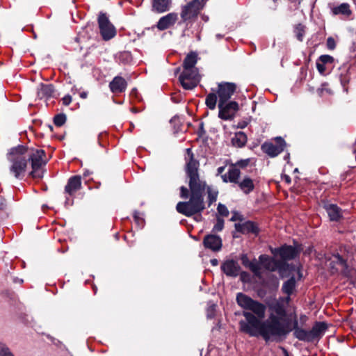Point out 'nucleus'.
I'll use <instances>...</instances> for the list:
<instances>
[{
	"label": "nucleus",
	"mask_w": 356,
	"mask_h": 356,
	"mask_svg": "<svg viewBox=\"0 0 356 356\" xmlns=\"http://www.w3.org/2000/svg\"><path fill=\"white\" fill-rule=\"evenodd\" d=\"M269 309L274 312L279 319H282L286 316L284 304L280 300H276L268 305Z\"/></svg>",
	"instance_id": "nucleus-23"
},
{
	"label": "nucleus",
	"mask_w": 356,
	"mask_h": 356,
	"mask_svg": "<svg viewBox=\"0 0 356 356\" xmlns=\"http://www.w3.org/2000/svg\"><path fill=\"white\" fill-rule=\"evenodd\" d=\"M234 146L236 147H242L247 143V136L241 131L235 134L234 137L232 140Z\"/></svg>",
	"instance_id": "nucleus-31"
},
{
	"label": "nucleus",
	"mask_w": 356,
	"mask_h": 356,
	"mask_svg": "<svg viewBox=\"0 0 356 356\" xmlns=\"http://www.w3.org/2000/svg\"><path fill=\"white\" fill-rule=\"evenodd\" d=\"M305 32V26L303 25L299 24L295 27L294 33L299 41H302Z\"/></svg>",
	"instance_id": "nucleus-34"
},
{
	"label": "nucleus",
	"mask_w": 356,
	"mask_h": 356,
	"mask_svg": "<svg viewBox=\"0 0 356 356\" xmlns=\"http://www.w3.org/2000/svg\"><path fill=\"white\" fill-rule=\"evenodd\" d=\"M81 188V178L79 175H74L71 177L65 187V193L68 194L70 196L74 195V194L80 190Z\"/></svg>",
	"instance_id": "nucleus-17"
},
{
	"label": "nucleus",
	"mask_w": 356,
	"mask_h": 356,
	"mask_svg": "<svg viewBox=\"0 0 356 356\" xmlns=\"http://www.w3.org/2000/svg\"><path fill=\"white\" fill-rule=\"evenodd\" d=\"M286 297L284 298H280L279 300H280L284 304L288 305L291 302V296L286 295Z\"/></svg>",
	"instance_id": "nucleus-45"
},
{
	"label": "nucleus",
	"mask_w": 356,
	"mask_h": 356,
	"mask_svg": "<svg viewBox=\"0 0 356 356\" xmlns=\"http://www.w3.org/2000/svg\"><path fill=\"white\" fill-rule=\"evenodd\" d=\"M6 204L3 202H0V210H2L5 208Z\"/></svg>",
	"instance_id": "nucleus-50"
},
{
	"label": "nucleus",
	"mask_w": 356,
	"mask_h": 356,
	"mask_svg": "<svg viewBox=\"0 0 356 356\" xmlns=\"http://www.w3.org/2000/svg\"><path fill=\"white\" fill-rule=\"evenodd\" d=\"M88 96V93L86 92H82L80 93V97L82 98V99H86Z\"/></svg>",
	"instance_id": "nucleus-48"
},
{
	"label": "nucleus",
	"mask_w": 356,
	"mask_h": 356,
	"mask_svg": "<svg viewBox=\"0 0 356 356\" xmlns=\"http://www.w3.org/2000/svg\"><path fill=\"white\" fill-rule=\"evenodd\" d=\"M325 91H326L328 93H330V90H328V89L325 88H322L321 90V92L323 93Z\"/></svg>",
	"instance_id": "nucleus-51"
},
{
	"label": "nucleus",
	"mask_w": 356,
	"mask_h": 356,
	"mask_svg": "<svg viewBox=\"0 0 356 356\" xmlns=\"http://www.w3.org/2000/svg\"><path fill=\"white\" fill-rule=\"evenodd\" d=\"M250 163V159H242L240 161H238L234 166H238L241 168H245Z\"/></svg>",
	"instance_id": "nucleus-42"
},
{
	"label": "nucleus",
	"mask_w": 356,
	"mask_h": 356,
	"mask_svg": "<svg viewBox=\"0 0 356 356\" xmlns=\"http://www.w3.org/2000/svg\"><path fill=\"white\" fill-rule=\"evenodd\" d=\"M260 264L266 270L273 272L277 270H280L281 265L282 264L281 261L275 260L273 258L270 257L266 254H261L259 257Z\"/></svg>",
	"instance_id": "nucleus-15"
},
{
	"label": "nucleus",
	"mask_w": 356,
	"mask_h": 356,
	"mask_svg": "<svg viewBox=\"0 0 356 356\" xmlns=\"http://www.w3.org/2000/svg\"><path fill=\"white\" fill-rule=\"evenodd\" d=\"M25 154L26 147L24 146L13 148L8 154V160L12 163L10 171L17 179H21L25 175L28 161Z\"/></svg>",
	"instance_id": "nucleus-3"
},
{
	"label": "nucleus",
	"mask_w": 356,
	"mask_h": 356,
	"mask_svg": "<svg viewBox=\"0 0 356 356\" xmlns=\"http://www.w3.org/2000/svg\"><path fill=\"white\" fill-rule=\"evenodd\" d=\"M248 268L257 276H259L261 273L260 263H257L256 260L251 261Z\"/></svg>",
	"instance_id": "nucleus-33"
},
{
	"label": "nucleus",
	"mask_w": 356,
	"mask_h": 356,
	"mask_svg": "<svg viewBox=\"0 0 356 356\" xmlns=\"http://www.w3.org/2000/svg\"><path fill=\"white\" fill-rule=\"evenodd\" d=\"M237 184L239 188L246 195L251 193L254 188L252 179L248 177H244L243 179L241 181H238Z\"/></svg>",
	"instance_id": "nucleus-29"
},
{
	"label": "nucleus",
	"mask_w": 356,
	"mask_h": 356,
	"mask_svg": "<svg viewBox=\"0 0 356 356\" xmlns=\"http://www.w3.org/2000/svg\"><path fill=\"white\" fill-rule=\"evenodd\" d=\"M218 117L224 120H229L234 118L236 112L238 110V104L236 102H218Z\"/></svg>",
	"instance_id": "nucleus-9"
},
{
	"label": "nucleus",
	"mask_w": 356,
	"mask_h": 356,
	"mask_svg": "<svg viewBox=\"0 0 356 356\" xmlns=\"http://www.w3.org/2000/svg\"><path fill=\"white\" fill-rule=\"evenodd\" d=\"M285 356H289V353L286 351H285Z\"/></svg>",
	"instance_id": "nucleus-56"
},
{
	"label": "nucleus",
	"mask_w": 356,
	"mask_h": 356,
	"mask_svg": "<svg viewBox=\"0 0 356 356\" xmlns=\"http://www.w3.org/2000/svg\"><path fill=\"white\" fill-rule=\"evenodd\" d=\"M285 180L287 183H290L291 182V179L289 176H285Z\"/></svg>",
	"instance_id": "nucleus-54"
},
{
	"label": "nucleus",
	"mask_w": 356,
	"mask_h": 356,
	"mask_svg": "<svg viewBox=\"0 0 356 356\" xmlns=\"http://www.w3.org/2000/svg\"><path fill=\"white\" fill-rule=\"evenodd\" d=\"M225 169V166L219 167V168L217 169L218 175H220V174H222V173L224 172Z\"/></svg>",
	"instance_id": "nucleus-47"
},
{
	"label": "nucleus",
	"mask_w": 356,
	"mask_h": 356,
	"mask_svg": "<svg viewBox=\"0 0 356 356\" xmlns=\"http://www.w3.org/2000/svg\"><path fill=\"white\" fill-rule=\"evenodd\" d=\"M178 15L176 13H170L161 17L156 24V28L159 31H164L170 29L177 22Z\"/></svg>",
	"instance_id": "nucleus-13"
},
{
	"label": "nucleus",
	"mask_w": 356,
	"mask_h": 356,
	"mask_svg": "<svg viewBox=\"0 0 356 356\" xmlns=\"http://www.w3.org/2000/svg\"><path fill=\"white\" fill-rule=\"evenodd\" d=\"M209 0H191L181 6L180 17L181 22L186 25L193 23Z\"/></svg>",
	"instance_id": "nucleus-5"
},
{
	"label": "nucleus",
	"mask_w": 356,
	"mask_h": 356,
	"mask_svg": "<svg viewBox=\"0 0 356 356\" xmlns=\"http://www.w3.org/2000/svg\"><path fill=\"white\" fill-rule=\"evenodd\" d=\"M90 174V172H89V170H86V171L83 172V177H88Z\"/></svg>",
	"instance_id": "nucleus-52"
},
{
	"label": "nucleus",
	"mask_w": 356,
	"mask_h": 356,
	"mask_svg": "<svg viewBox=\"0 0 356 356\" xmlns=\"http://www.w3.org/2000/svg\"><path fill=\"white\" fill-rule=\"evenodd\" d=\"M241 175V171L239 169L236 168L235 166L232 165L228 170V172L221 176L222 179L224 182H231L234 184H238V179Z\"/></svg>",
	"instance_id": "nucleus-22"
},
{
	"label": "nucleus",
	"mask_w": 356,
	"mask_h": 356,
	"mask_svg": "<svg viewBox=\"0 0 356 356\" xmlns=\"http://www.w3.org/2000/svg\"><path fill=\"white\" fill-rule=\"evenodd\" d=\"M286 146L285 140L281 137H277L272 142L264 143L261 149L270 157H275L284 151Z\"/></svg>",
	"instance_id": "nucleus-6"
},
{
	"label": "nucleus",
	"mask_w": 356,
	"mask_h": 356,
	"mask_svg": "<svg viewBox=\"0 0 356 356\" xmlns=\"http://www.w3.org/2000/svg\"><path fill=\"white\" fill-rule=\"evenodd\" d=\"M54 90L51 84L41 83L37 89L38 97L40 99H48L54 94Z\"/></svg>",
	"instance_id": "nucleus-25"
},
{
	"label": "nucleus",
	"mask_w": 356,
	"mask_h": 356,
	"mask_svg": "<svg viewBox=\"0 0 356 356\" xmlns=\"http://www.w3.org/2000/svg\"><path fill=\"white\" fill-rule=\"evenodd\" d=\"M307 316L305 315H302L300 316V321H305L307 320Z\"/></svg>",
	"instance_id": "nucleus-53"
},
{
	"label": "nucleus",
	"mask_w": 356,
	"mask_h": 356,
	"mask_svg": "<svg viewBox=\"0 0 356 356\" xmlns=\"http://www.w3.org/2000/svg\"><path fill=\"white\" fill-rule=\"evenodd\" d=\"M327 47L329 49L333 50L336 47V43L332 37H329L327 39Z\"/></svg>",
	"instance_id": "nucleus-41"
},
{
	"label": "nucleus",
	"mask_w": 356,
	"mask_h": 356,
	"mask_svg": "<svg viewBox=\"0 0 356 356\" xmlns=\"http://www.w3.org/2000/svg\"><path fill=\"white\" fill-rule=\"evenodd\" d=\"M25 155L27 161L31 162L32 171L30 172V175L34 179L42 178L44 167L47 163L45 152L41 149H28L26 148Z\"/></svg>",
	"instance_id": "nucleus-4"
},
{
	"label": "nucleus",
	"mask_w": 356,
	"mask_h": 356,
	"mask_svg": "<svg viewBox=\"0 0 356 356\" xmlns=\"http://www.w3.org/2000/svg\"><path fill=\"white\" fill-rule=\"evenodd\" d=\"M291 329L293 330V336L295 338L300 341L311 342L309 330H306L299 327L296 317L293 319V327H291Z\"/></svg>",
	"instance_id": "nucleus-18"
},
{
	"label": "nucleus",
	"mask_w": 356,
	"mask_h": 356,
	"mask_svg": "<svg viewBox=\"0 0 356 356\" xmlns=\"http://www.w3.org/2000/svg\"><path fill=\"white\" fill-rule=\"evenodd\" d=\"M316 67L321 74H325V72L326 71L325 64H323V63H321L317 60Z\"/></svg>",
	"instance_id": "nucleus-40"
},
{
	"label": "nucleus",
	"mask_w": 356,
	"mask_h": 356,
	"mask_svg": "<svg viewBox=\"0 0 356 356\" xmlns=\"http://www.w3.org/2000/svg\"><path fill=\"white\" fill-rule=\"evenodd\" d=\"M318 60L326 65L328 63H332L334 58L330 55H322L318 58Z\"/></svg>",
	"instance_id": "nucleus-39"
},
{
	"label": "nucleus",
	"mask_w": 356,
	"mask_h": 356,
	"mask_svg": "<svg viewBox=\"0 0 356 356\" xmlns=\"http://www.w3.org/2000/svg\"><path fill=\"white\" fill-rule=\"evenodd\" d=\"M330 220L339 221L342 218V210L337 204L327 203L324 205Z\"/></svg>",
	"instance_id": "nucleus-20"
},
{
	"label": "nucleus",
	"mask_w": 356,
	"mask_h": 356,
	"mask_svg": "<svg viewBox=\"0 0 356 356\" xmlns=\"http://www.w3.org/2000/svg\"><path fill=\"white\" fill-rule=\"evenodd\" d=\"M197 56L195 52L188 54L184 60V69L196 70L194 67L197 60Z\"/></svg>",
	"instance_id": "nucleus-30"
},
{
	"label": "nucleus",
	"mask_w": 356,
	"mask_h": 356,
	"mask_svg": "<svg viewBox=\"0 0 356 356\" xmlns=\"http://www.w3.org/2000/svg\"><path fill=\"white\" fill-rule=\"evenodd\" d=\"M179 79L184 89L192 90L199 82L198 72L197 70L184 69Z\"/></svg>",
	"instance_id": "nucleus-8"
},
{
	"label": "nucleus",
	"mask_w": 356,
	"mask_h": 356,
	"mask_svg": "<svg viewBox=\"0 0 356 356\" xmlns=\"http://www.w3.org/2000/svg\"><path fill=\"white\" fill-rule=\"evenodd\" d=\"M98 24L101 35L104 40H108L115 35V29L110 22L106 13H99L98 17Z\"/></svg>",
	"instance_id": "nucleus-7"
},
{
	"label": "nucleus",
	"mask_w": 356,
	"mask_h": 356,
	"mask_svg": "<svg viewBox=\"0 0 356 356\" xmlns=\"http://www.w3.org/2000/svg\"><path fill=\"white\" fill-rule=\"evenodd\" d=\"M238 220H241L240 215L238 213H234L232 217L231 218V221H236Z\"/></svg>",
	"instance_id": "nucleus-46"
},
{
	"label": "nucleus",
	"mask_w": 356,
	"mask_h": 356,
	"mask_svg": "<svg viewBox=\"0 0 356 356\" xmlns=\"http://www.w3.org/2000/svg\"><path fill=\"white\" fill-rule=\"evenodd\" d=\"M171 5V0H153L152 10L161 13L168 11Z\"/></svg>",
	"instance_id": "nucleus-27"
},
{
	"label": "nucleus",
	"mask_w": 356,
	"mask_h": 356,
	"mask_svg": "<svg viewBox=\"0 0 356 356\" xmlns=\"http://www.w3.org/2000/svg\"><path fill=\"white\" fill-rule=\"evenodd\" d=\"M331 12L333 15H342L345 17H349L352 14L350 6L348 3H343L332 8Z\"/></svg>",
	"instance_id": "nucleus-26"
},
{
	"label": "nucleus",
	"mask_w": 356,
	"mask_h": 356,
	"mask_svg": "<svg viewBox=\"0 0 356 356\" xmlns=\"http://www.w3.org/2000/svg\"><path fill=\"white\" fill-rule=\"evenodd\" d=\"M211 264L213 266H216V265H218V260L216 259H211Z\"/></svg>",
	"instance_id": "nucleus-49"
},
{
	"label": "nucleus",
	"mask_w": 356,
	"mask_h": 356,
	"mask_svg": "<svg viewBox=\"0 0 356 356\" xmlns=\"http://www.w3.org/2000/svg\"><path fill=\"white\" fill-rule=\"evenodd\" d=\"M223 227H224V220L220 218H218L216 222L213 226V231L216 232H220L222 230Z\"/></svg>",
	"instance_id": "nucleus-37"
},
{
	"label": "nucleus",
	"mask_w": 356,
	"mask_h": 356,
	"mask_svg": "<svg viewBox=\"0 0 356 356\" xmlns=\"http://www.w3.org/2000/svg\"><path fill=\"white\" fill-rule=\"evenodd\" d=\"M236 300L245 311V320L239 321L240 330L250 337L261 336L266 342L276 338L285 337L292 331L291 327L280 322L274 314H270L268 320L266 316V306L243 293L236 294Z\"/></svg>",
	"instance_id": "nucleus-1"
},
{
	"label": "nucleus",
	"mask_w": 356,
	"mask_h": 356,
	"mask_svg": "<svg viewBox=\"0 0 356 356\" xmlns=\"http://www.w3.org/2000/svg\"><path fill=\"white\" fill-rule=\"evenodd\" d=\"M217 210L218 213L222 216L227 217L229 215V211L225 204L219 203Z\"/></svg>",
	"instance_id": "nucleus-38"
},
{
	"label": "nucleus",
	"mask_w": 356,
	"mask_h": 356,
	"mask_svg": "<svg viewBox=\"0 0 356 356\" xmlns=\"http://www.w3.org/2000/svg\"><path fill=\"white\" fill-rule=\"evenodd\" d=\"M66 116L64 114H58L54 117V122L55 125L60 127L65 124Z\"/></svg>",
	"instance_id": "nucleus-35"
},
{
	"label": "nucleus",
	"mask_w": 356,
	"mask_h": 356,
	"mask_svg": "<svg viewBox=\"0 0 356 356\" xmlns=\"http://www.w3.org/2000/svg\"><path fill=\"white\" fill-rule=\"evenodd\" d=\"M236 90L234 83L222 82L218 84L216 94L219 98L218 102H227Z\"/></svg>",
	"instance_id": "nucleus-10"
},
{
	"label": "nucleus",
	"mask_w": 356,
	"mask_h": 356,
	"mask_svg": "<svg viewBox=\"0 0 356 356\" xmlns=\"http://www.w3.org/2000/svg\"><path fill=\"white\" fill-rule=\"evenodd\" d=\"M62 102L65 106H68L72 102V97L69 95H65L62 98Z\"/></svg>",
	"instance_id": "nucleus-43"
},
{
	"label": "nucleus",
	"mask_w": 356,
	"mask_h": 356,
	"mask_svg": "<svg viewBox=\"0 0 356 356\" xmlns=\"http://www.w3.org/2000/svg\"><path fill=\"white\" fill-rule=\"evenodd\" d=\"M216 37H217L218 39H220V38H222V36H221L220 35H219V34L216 35Z\"/></svg>",
	"instance_id": "nucleus-55"
},
{
	"label": "nucleus",
	"mask_w": 356,
	"mask_h": 356,
	"mask_svg": "<svg viewBox=\"0 0 356 356\" xmlns=\"http://www.w3.org/2000/svg\"><path fill=\"white\" fill-rule=\"evenodd\" d=\"M328 265L332 269V273L337 271L338 268L337 266H340L341 267L343 273L346 276H350L352 273H353V270L346 271V261L339 254L332 255V257L330 259V263Z\"/></svg>",
	"instance_id": "nucleus-12"
},
{
	"label": "nucleus",
	"mask_w": 356,
	"mask_h": 356,
	"mask_svg": "<svg viewBox=\"0 0 356 356\" xmlns=\"http://www.w3.org/2000/svg\"><path fill=\"white\" fill-rule=\"evenodd\" d=\"M111 90L115 93L123 92L127 88V82L122 76H115L109 83Z\"/></svg>",
	"instance_id": "nucleus-24"
},
{
	"label": "nucleus",
	"mask_w": 356,
	"mask_h": 356,
	"mask_svg": "<svg viewBox=\"0 0 356 356\" xmlns=\"http://www.w3.org/2000/svg\"><path fill=\"white\" fill-rule=\"evenodd\" d=\"M240 266L238 262L233 260H227L221 265V270L222 272L229 277H236L240 272Z\"/></svg>",
	"instance_id": "nucleus-16"
},
{
	"label": "nucleus",
	"mask_w": 356,
	"mask_h": 356,
	"mask_svg": "<svg viewBox=\"0 0 356 356\" xmlns=\"http://www.w3.org/2000/svg\"><path fill=\"white\" fill-rule=\"evenodd\" d=\"M296 291V281L294 277H291L283 283L282 291L289 296L293 295Z\"/></svg>",
	"instance_id": "nucleus-28"
},
{
	"label": "nucleus",
	"mask_w": 356,
	"mask_h": 356,
	"mask_svg": "<svg viewBox=\"0 0 356 356\" xmlns=\"http://www.w3.org/2000/svg\"><path fill=\"white\" fill-rule=\"evenodd\" d=\"M186 172L189 178V190L185 186H181L180 188V196L185 199L189 197V200L178 202L176 209L178 213L191 217L204 210V195L205 191L208 195L209 207L216 201L218 191L212 186H208L204 180L200 178L198 173L199 161L195 159L194 154L191 148L186 149Z\"/></svg>",
	"instance_id": "nucleus-2"
},
{
	"label": "nucleus",
	"mask_w": 356,
	"mask_h": 356,
	"mask_svg": "<svg viewBox=\"0 0 356 356\" xmlns=\"http://www.w3.org/2000/svg\"><path fill=\"white\" fill-rule=\"evenodd\" d=\"M235 229L242 234H257L259 232L257 225L252 221H246L243 223H236Z\"/></svg>",
	"instance_id": "nucleus-21"
},
{
	"label": "nucleus",
	"mask_w": 356,
	"mask_h": 356,
	"mask_svg": "<svg viewBox=\"0 0 356 356\" xmlns=\"http://www.w3.org/2000/svg\"><path fill=\"white\" fill-rule=\"evenodd\" d=\"M327 328L325 322H316L309 330L311 342L321 339Z\"/></svg>",
	"instance_id": "nucleus-19"
},
{
	"label": "nucleus",
	"mask_w": 356,
	"mask_h": 356,
	"mask_svg": "<svg viewBox=\"0 0 356 356\" xmlns=\"http://www.w3.org/2000/svg\"><path fill=\"white\" fill-rule=\"evenodd\" d=\"M0 356H14V355L5 344L0 343Z\"/></svg>",
	"instance_id": "nucleus-36"
},
{
	"label": "nucleus",
	"mask_w": 356,
	"mask_h": 356,
	"mask_svg": "<svg viewBox=\"0 0 356 356\" xmlns=\"http://www.w3.org/2000/svg\"><path fill=\"white\" fill-rule=\"evenodd\" d=\"M300 251V250L297 247L285 245L272 250V253L279 254L283 260H291L298 254Z\"/></svg>",
	"instance_id": "nucleus-11"
},
{
	"label": "nucleus",
	"mask_w": 356,
	"mask_h": 356,
	"mask_svg": "<svg viewBox=\"0 0 356 356\" xmlns=\"http://www.w3.org/2000/svg\"><path fill=\"white\" fill-rule=\"evenodd\" d=\"M217 102V95L215 92H211L209 93L205 99V104L207 106L211 109L213 110L216 108Z\"/></svg>",
	"instance_id": "nucleus-32"
},
{
	"label": "nucleus",
	"mask_w": 356,
	"mask_h": 356,
	"mask_svg": "<svg viewBox=\"0 0 356 356\" xmlns=\"http://www.w3.org/2000/svg\"><path fill=\"white\" fill-rule=\"evenodd\" d=\"M203 244L207 249L213 252L219 251L222 245V239L220 236L214 234H208L204 236Z\"/></svg>",
	"instance_id": "nucleus-14"
},
{
	"label": "nucleus",
	"mask_w": 356,
	"mask_h": 356,
	"mask_svg": "<svg viewBox=\"0 0 356 356\" xmlns=\"http://www.w3.org/2000/svg\"><path fill=\"white\" fill-rule=\"evenodd\" d=\"M241 262L245 267L248 266V264L251 262L246 254H243L241 257Z\"/></svg>",
	"instance_id": "nucleus-44"
}]
</instances>
